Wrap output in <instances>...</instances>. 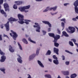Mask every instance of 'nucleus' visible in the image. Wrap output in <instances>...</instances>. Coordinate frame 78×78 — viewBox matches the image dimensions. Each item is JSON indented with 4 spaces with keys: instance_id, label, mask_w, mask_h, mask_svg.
<instances>
[{
    "instance_id": "f257e3e1",
    "label": "nucleus",
    "mask_w": 78,
    "mask_h": 78,
    "mask_svg": "<svg viewBox=\"0 0 78 78\" xmlns=\"http://www.w3.org/2000/svg\"><path fill=\"white\" fill-rule=\"evenodd\" d=\"M18 17L20 20L19 21H18L19 23H20V24H23L24 23V21H23V20H24V17L23 16L20 14H18Z\"/></svg>"
},
{
    "instance_id": "f03ea898",
    "label": "nucleus",
    "mask_w": 78,
    "mask_h": 78,
    "mask_svg": "<svg viewBox=\"0 0 78 78\" xmlns=\"http://www.w3.org/2000/svg\"><path fill=\"white\" fill-rule=\"evenodd\" d=\"M66 30L69 33H73L75 31V28L73 27H69L68 29H66Z\"/></svg>"
},
{
    "instance_id": "7ed1b4c3",
    "label": "nucleus",
    "mask_w": 78,
    "mask_h": 78,
    "mask_svg": "<svg viewBox=\"0 0 78 78\" xmlns=\"http://www.w3.org/2000/svg\"><path fill=\"white\" fill-rule=\"evenodd\" d=\"M11 33H12L13 35H12V34L11 33H10V35L11 36V37H12L13 39L14 40L16 41L17 37H18V35L17 34V33L16 32H14L12 30H11Z\"/></svg>"
},
{
    "instance_id": "20e7f679",
    "label": "nucleus",
    "mask_w": 78,
    "mask_h": 78,
    "mask_svg": "<svg viewBox=\"0 0 78 78\" xmlns=\"http://www.w3.org/2000/svg\"><path fill=\"white\" fill-rule=\"evenodd\" d=\"M73 5L75 6V12L77 14H78V7H77L78 6V0H76L74 2Z\"/></svg>"
},
{
    "instance_id": "39448f33",
    "label": "nucleus",
    "mask_w": 78,
    "mask_h": 78,
    "mask_svg": "<svg viewBox=\"0 0 78 78\" xmlns=\"http://www.w3.org/2000/svg\"><path fill=\"white\" fill-rule=\"evenodd\" d=\"M57 9V6H56L53 8H49V7H47L46 9L43 11L44 12H47L48 11H51V10L53 9V11H56V9Z\"/></svg>"
},
{
    "instance_id": "423d86ee",
    "label": "nucleus",
    "mask_w": 78,
    "mask_h": 78,
    "mask_svg": "<svg viewBox=\"0 0 78 78\" xmlns=\"http://www.w3.org/2000/svg\"><path fill=\"white\" fill-rule=\"evenodd\" d=\"M35 25H34V28H37V29H36V31L38 32H40V29H41V27H40V26L39 25V24H38V23H35Z\"/></svg>"
},
{
    "instance_id": "0eeeda50",
    "label": "nucleus",
    "mask_w": 78,
    "mask_h": 78,
    "mask_svg": "<svg viewBox=\"0 0 78 78\" xmlns=\"http://www.w3.org/2000/svg\"><path fill=\"white\" fill-rule=\"evenodd\" d=\"M4 7L5 9V11H9V5H8V4L7 3H5L4 4Z\"/></svg>"
},
{
    "instance_id": "6e6552de",
    "label": "nucleus",
    "mask_w": 78,
    "mask_h": 78,
    "mask_svg": "<svg viewBox=\"0 0 78 78\" xmlns=\"http://www.w3.org/2000/svg\"><path fill=\"white\" fill-rule=\"evenodd\" d=\"M9 21H8L6 23L5 25L6 30L7 31H9Z\"/></svg>"
},
{
    "instance_id": "1a4fd4ad",
    "label": "nucleus",
    "mask_w": 78,
    "mask_h": 78,
    "mask_svg": "<svg viewBox=\"0 0 78 78\" xmlns=\"http://www.w3.org/2000/svg\"><path fill=\"white\" fill-rule=\"evenodd\" d=\"M60 35L58 34H56L55 36L54 37V40L55 41H58V39H60Z\"/></svg>"
},
{
    "instance_id": "9d476101",
    "label": "nucleus",
    "mask_w": 78,
    "mask_h": 78,
    "mask_svg": "<svg viewBox=\"0 0 78 78\" xmlns=\"http://www.w3.org/2000/svg\"><path fill=\"white\" fill-rule=\"evenodd\" d=\"M0 60V61L1 62H4L5 61V60H6V56H5V55H3L2 56Z\"/></svg>"
},
{
    "instance_id": "9b49d317",
    "label": "nucleus",
    "mask_w": 78,
    "mask_h": 78,
    "mask_svg": "<svg viewBox=\"0 0 78 78\" xmlns=\"http://www.w3.org/2000/svg\"><path fill=\"white\" fill-rule=\"evenodd\" d=\"M9 50L10 52H11L12 53L14 52V49H13L11 45H9Z\"/></svg>"
},
{
    "instance_id": "f8f14e48",
    "label": "nucleus",
    "mask_w": 78,
    "mask_h": 78,
    "mask_svg": "<svg viewBox=\"0 0 78 78\" xmlns=\"http://www.w3.org/2000/svg\"><path fill=\"white\" fill-rule=\"evenodd\" d=\"M42 22L43 23H45V24H46L47 25H48L49 27H51V24L49 22L44 21H43Z\"/></svg>"
},
{
    "instance_id": "ddd939ff",
    "label": "nucleus",
    "mask_w": 78,
    "mask_h": 78,
    "mask_svg": "<svg viewBox=\"0 0 78 78\" xmlns=\"http://www.w3.org/2000/svg\"><path fill=\"white\" fill-rule=\"evenodd\" d=\"M59 51V49L56 48H54V52L56 53L57 55H59V53H58Z\"/></svg>"
},
{
    "instance_id": "4468645a",
    "label": "nucleus",
    "mask_w": 78,
    "mask_h": 78,
    "mask_svg": "<svg viewBox=\"0 0 78 78\" xmlns=\"http://www.w3.org/2000/svg\"><path fill=\"white\" fill-rule=\"evenodd\" d=\"M19 58H17V60L18 62H19V63H20L21 64H22V62L23 61H22V58L19 55H18Z\"/></svg>"
},
{
    "instance_id": "2eb2a0df",
    "label": "nucleus",
    "mask_w": 78,
    "mask_h": 78,
    "mask_svg": "<svg viewBox=\"0 0 78 78\" xmlns=\"http://www.w3.org/2000/svg\"><path fill=\"white\" fill-rule=\"evenodd\" d=\"M36 55L34 54H33L31 55L30 56L29 58V60L31 61L34 59V57H35Z\"/></svg>"
},
{
    "instance_id": "dca6fc26",
    "label": "nucleus",
    "mask_w": 78,
    "mask_h": 78,
    "mask_svg": "<svg viewBox=\"0 0 78 78\" xmlns=\"http://www.w3.org/2000/svg\"><path fill=\"white\" fill-rule=\"evenodd\" d=\"M8 20L10 22H15L17 21V20L11 17L10 18L8 19Z\"/></svg>"
},
{
    "instance_id": "f3484780",
    "label": "nucleus",
    "mask_w": 78,
    "mask_h": 78,
    "mask_svg": "<svg viewBox=\"0 0 78 78\" xmlns=\"http://www.w3.org/2000/svg\"><path fill=\"white\" fill-rule=\"evenodd\" d=\"M58 41H53V42H54V46H55V47H59V44L58 43H57Z\"/></svg>"
},
{
    "instance_id": "a211bd4d",
    "label": "nucleus",
    "mask_w": 78,
    "mask_h": 78,
    "mask_svg": "<svg viewBox=\"0 0 78 78\" xmlns=\"http://www.w3.org/2000/svg\"><path fill=\"white\" fill-rule=\"evenodd\" d=\"M15 3H16L17 5H22V3H23V2L22 1H15Z\"/></svg>"
},
{
    "instance_id": "6ab92c4d",
    "label": "nucleus",
    "mask_w": 78,
    "mask_h": 78,
    "mask_svg": "<svg viewBox=\"0 0 78 78\" xmlns=\"http://www.w3.org/2000/svg\"><path fill=\"white\" fill-rule=\"evenodd\" d=\"M37 62L38 64L40 66H41V67H44V66L43 64L41 62V61H40L38 60Z\"/></svg>"
},
{
    "instance_id": "aec40b11",
    "label": "nucleus",
    "mask_w": 78,
    "mask_h": 78,
    "mask_svg": "<svg viewBox=\"0 0 78 78\" xmlns=\"http://www.w3.org/2000/svg\"><path fill=\"white\" fill-rule=\"evenodd\" d=\"M19 9L21 12H24V10H25V9L24 6L23 7H20Z\"/></svg>"
},
{
    "instance_id": "412c9836",
    "label": "nucleus",
    "mask_w": 78,
    "mask_h": 78,
    "mask_svg": "<svg viewBox=\"0 0 78 78\" xmlns=\"http://www.w3.org/2000/svg\"><path fill=\"white\" fill-rule=\"evenodd\" d=\"M53 61L54 63L55 64H56V65H58V64H59V61H58V59L54 60Z\"/></svg>"
},
{
    "instance_id": "4be33fe9",
    "label": "nucleus",
    "mask_w": 78,
    "mask_h": 78,
    "mask_svg": "<svg viewBox=\"0 0 78 78\" xmlns=\"http://www.w3.org/2000/svg\"><path fill=\"white\" fill-rule=\"evenodd\" d=\"M48 35L50 36V37H53V38H54V37H55V34L54 33H48Z\"/></svg>"
},
{
    "instance_id": "5701e85b",
    "label": "nucleus",
    "mask_w": 78,
    "mask_h": 78,
    "mask_svg": "<svg viewBox=\"0 0 78 78\" xmlns=\"http://www.w3.org/2000/svg\"><path fill=\"white\" fill-rule=\"evenodd\" d=\"M63 35L65 36L66 37H69V35H68L67 34V33L65 31H63L62 33Z\"/></svg>"
},
{
    "instance_id": "b1692460",
    "label": "nucleus",
    "mask_w": 78,
    "mask_h": 78,
    "mask_svg": "<svg viewBox=\"0 0 78 78\" xmlns=\"http://www.w3.org/2000/svg\"><path fill=\"white\" fill-rule=\"evenodd\" d=\"M22 41H23L24 44H28V43L26 39L23 38L22 39Z\"/></svg>"
},
{
    "instance_id": "393cba45",
    "label": "nucleus",
    "mask_w": 78,
    "mask_h": 78,
    "mask_svg": "<svg viewBox=\"0 0 78 78\" xmlns=\"http://www.w3.org/2000/svg\"><path fill=\"white\" fill-rule=\"evenodd\" d=\"M77 76L76 74L75 73L71 75V78H75V77Z\"/></svg>"
},
{
    "instance_id": "a878e982",
    "label": "nucleus",
    "mask_w": 78,
    "mask_h": 78,
    "mask_svg": "<svg viewBox=\"0 0 78 78\" xmlns=\"http://www.w3.org/2000/svg\"><path fill=\"white\" fill-rule=\"evenodd\" d=\"M51 51L48 50L45 55H51Z\"/></svg>"
},
{
    "instance_id": "bb28decb",
    "label": "nucleus",
    "mask_w": 78,
    "mask_h": 78,
    "mask_svg": "<svg viewBox=\"0 0 78 78\" xmlns=\"http://www.w3.org/2000/svg\"><path fill=\"white\" fill-rule=\"evenodd\" d=\"M24 20L26 21L25 22H24V23H25L27 25L29 24V22H31L30 20Z\"/></svg>"
},
{
    "instance_id": "cd10ccee",
    "label": "nucleus",
    "mask_w": 78,
    "mask_h": 78,
    "mask_svg": "<svg viewBox=\"0 0 78 78\" xmlns=\"http://www.w3.org/2000/svg\"><path fill=\"white\" fill-rule=\"evenodd\" d=\"M63 73L64 75L68 76L69 75V72L68 71H64Z\"/></svg>"
},
{
    "instance_id": "c85d7f7f",
    "label": "nucleus",
    "mask_w": 78,
    "mask_h": 78,
    "mask_svg": "<svg viewBox=\"0 0 78 78\" xmlns=\"http://www.w3.org/2000/svg\"><path fill=\"white\" fill-rule=\"evenodd\" d=\"M44 76L46 78H51V75L49 74H46L44 75Z\"/></svg>"
},
{
    "instance_id": "c756f323",
    "label": "nucleus",
    "mask_w": 78,
    "mask_h": 78,
    "mask_svg": "<svg viewBox=\"0 0 78 78\" xmlns=\"http://www.w3.org/2000/svg\"><path fill=\"white\" fill-rule=\"evenodd\" d=\"M28 40L29 41H30V42H32V43H34V44H36V42H35L34 41H33L32 40H31V39L30 38H28Z\"/></svg>"
},
{
    "instance_id": "7c9ffc66",
    "label": "nucleus",
    "mask_w": 78,
    "mask_h": 78,
    "mask_svg": "<svg viewBox=\"0 0 78 78\" xmlns=\"http://www.w3.org/2000/svg\"><path fill=\"white\" fill-rule=\"evenodd\" d=\"M40 50V48H39L38 49L37 48L36 51V55H39V51Z\"/></svg>"
},
{
    "instance_id": "2f4dec72",
    "label": "nucleus",
    "mask_w": 78,
    "mask_h": 78,
    "mask_svg": "<svg viewBox=\"0 0 78 78\" xmlns=\"http://www.w3.org/2000/svg\"><path fill=\"white\" fill-rule=\"evenodd\" d=\"M24 7L25 8V9H29V8H30V5H28L26 6H24Z\"/></svg>"
},
{
    "instance_id": "473e14b6",
    "label": "nucleus",
    "mask_w": 78,
    "mask_h": 78,
    "mask_svg": "<svg viewBox=\"0 0 78 78\" xmlns=\"http://www.w3.org/2000/svg\"><path fill=\"white\" fill-rule=\"evenodd\" d=\"M0 70L2 71V72H3V73H5V69L4 68H0Z\"/></svg>"
},
{
    "instance_id": "72a5a7b5",
    "label": "nucleus",
    "mask_w": 78,
    "mask_h": 78,
    "mask_svg": "<svg viewBox=\"0 0 78 78\" xmlns=\"http://www.w3.org/2000/svg\"><path fill=\"white\" fill-rule=\"evenodd\" d=\"M69 44L70 45H71V46H72V47L73 46V42H72L69 41Z\"/></svg>"
},
{
    "instance_id": "f704fd0d",
    "label": "nucleus",
    "mask_w": 78,
    "mask_h": 78,
    "mask_svg": "<svg viewBox=\"0 0 78 78\" xmlns=\"http://www.w3.org/2000/svg\"><path fill=\"white\" fill-rule=\"evenodd\" d=\"M0 12H1V13L2 14H6V12H5L4 10H0Z\"/></svg>"
},
{
    "instance_id": "c9c22d12",
    "label": "nucleus",
    "mask_w": 78,
    "mask_h": 78,
    "mask_svg": "<svg viewBox=\"0 0 78 78\" xmlns=\"http://www.w3.org/2000/svg\"><path fill=\"white\" fill-rule=\"evenodd\" d=\"M13 8H14V9H17V5H16V4H14L13 5Z\"/></svg>"
},
{
    "instance_id": "e433bc0d",
    "label": "nucleus",
    "mask_w": 78,
    "mask_h": 78,
    "mask_svg": "<svg viewBox=\"0 0 78 78\" xmlns=\"http://www.w3.org/2000/svg\"><path fill=\"white\" fill-rule=\"evenodd\" d=\"M0 54L1 55H4L5 53H3V52H2L1 50L0 49Z\"/></svg>"
},
{
    "instance_id": "4c0bfd02",
    "label": "nucleus",
    "mask_w": 78,
    "mask_h": 78,
    "mask_svg": "<svg viewBox=\"0 0 78 78\" xmlns=\"http://www.w3.org/2000/svg\"><path fill=\"white\" fill-rule=\"evenodd\" d=\"M61 25H62V27H63V30L65 24H64V23L63 22H62L61 23Z\"/></svg>"
},
{
    "instance_id": "58836bf2",
    "label": "nucleus",
    "mask_w": 78,
    "mask_h": 78,
    "mask_svg": "<svg viewBox=\"0 0 78 78\" xmlns=\"http://www.w3.org/2000/svg\"><path fill=\"white\" fill-rule=\"evenodd\" d=\"M61 21H63L65 23H66V19H62L60 20Z\"/></svg>"
},
{
    "instance_id": "ea45409f",
    "label": "nucleus",
    "mask_w": 78,
    "mask_h": 78,
    "mask_svg": "<svg viewBox=\"0 0 78 78\" xmlns=\"http://www.w3.org/2000/svg\"><path fill=\"white\" fill-rule=\"evenodd\" d=\"M69 64H70V62H69L66 61L65 62V64H66V65H67V66L69 65Z\"/></svg>"
},
{
    "instance_id": "a19ab883",
    "label": "nucleus",
    "mask_w": 78,
    "mask_h": 78,
    "mask_svg": "<svg viewBox=\"0 0 78 78\" xmlns=\"http://www.w3.org/2000/svg\"><path fill=\"white\" fill-rule=\"evenodd\" d=\"M71 41H73L74 42L75 44H76V43H75L76 42V40L74 39H71Z\"/></svg>"
},
{
    "instance_id": "79ce46f5",
    "label": "nucleus",
    "mask_w": 78,
    "mask_h": 78,
    "mask_svg": "<svg viewBox=\"0 0 78 78\" xmlns=\"http://www.w3.org/2000/svg\"><path fill=\"white\" fill-rule=\"evenodd\" d=\"M53 57L54 59H58V58L55 55H53Z\"/></svg>"
},
{
    "instance_id": "37998d69",
    "label": "nucleus",
    "mask_w": 78,
    "mask_h": 78,
    "mask_svg": "<svg viewBox=\"0 0 78 78\" xmlns=\"http://www.w3.org/2000/svg\"><path fill=\"white\" fill-rule=\"evenodd\" d=\"M57 30L58 31V34H61V31H60V30H59V29H57Z\"/></svg>"
},
{
    "instance_id": "c03bdc74",
    "label": "nucleus",
    "mask_w": 78,
    "mask_h": 78,
    "mask_svg": "<svg viewBox=\"0 0 78 78\" xmlns=\"http://www.w3.org/2000/svg\"><path fill=\"white\" fill-rule=\"evenodd\" d=\"M3 0H0V5H2L3 3Z\"/></svg>"
},
{
    "instance_id": "a18cd8bd",
    "label": "nucleus",
    "mask_w": 78,
    "mask_h": 78,
    "mask_svg": "<svg viewBox=\"0 0 78 78\" xmlns=\"http://www.w3.org/2000/svg\"><path fill=\"white\" fill-rule=\"evenodd\" d=\"M62 60H65V57L64 55H62Z\"/></svg>"
},
{
    "instance_id": "49530a36",
    "label": "nucleus",
    "mask_w": 78,
    "mask_h": 78,
    "mask_svg": "<svg viewBox=\"0 0 78 78\" xmlns=\"http://www.w3.org/2000/svg\"><path fill=\"white\" fill-rule=\"evenodd\" d=\"M2 40H3L2 39V35H0V41H2Z\"/></svg>"
},
{
    "instance_id": "de8ad7c7",
    "label": "nucleus",
    "mask_w": 78,
    "mask_h": 78,
    "mask_svg": "<svg viewBox=\"0 0 78 78\" xmlns=\"http://www.w3.org/2000/svg\"><path fill=\"white\" fill-rule=\"evenodd\" d=\"M42 31L43 33V34H44V35H45L47 33V32H46V31H45L44 30H42Z\"/></svg>"
},
{
    "instance_id": "09e8293b",
    "label": "nucleus",
    "mask_w": 78,
    "mask_h": 78,
    "mask_svg": "<svg viewBox=\"0 0 78 78\" xmlns=\"http://www.w3.org/2000/svg\"><path fill=\"white\" fill-rule=\"evenodd\" d=\"M1 28L2 29H3V27H4V26H3V24H2L1 25Z\"/></svg>"
},
{
    "instance_id": "8fccbe9b",
    "label": "nucleus",
    "mask_w": 78,
    "mask_h": 78,
    "mask_svg": "<svg viewBox=\"0 0 78 78\" xmlns=\"http://www.w3.org/2000/svg\"><path fill=\"white\" fill-rule=\"evenodd\" d=\"M58 13V12H56L55 13H51V14L52 16H53V15H55V14H56Z\"/></svg>"
},
{
    "instance_id": "3c124183",
    "label": "nucleus",
    "mask_w": 78,
    "mask_h": 78,
    "mask_svg": "<svg viewBox=\"0 0 78 78\" xmlns=\"http://www.w3.org/2000/svg\"><path fill=\"white\" fill-rule=\"evenodd\" d=\"M19 47L20 49L21 50H22L23 49H22V46L21 45V46H20Z\"/></svg>"
},
{
    "instance_id": "603ef678",
    "label": "nucleus",
    "mask_w": 78,
    "mask_h": 78,
    "mask_svg": "<svg viewBox=\"0 0 78 78\" xmlns=\"http://www.w3.org/2000/svg\"><path fill=\"white\" fill-rule=\"evenodd\" d=\"M69 5V3H65L64 4V6H66L67 5Z\"/></svg>"
},
{
    "instance_id": "864d4df0",
    "label": "nucleus",
    "mask_w": 78,
    "mask_h": 78,
    "mask_svg": "<svg viewBox=\"0 0 78 78\" xmlns=\"http://www.w3.org/2000/svg\"><path fill=\"white\" fill-rule=\"evenodd\" d=\"M4 37H6L7 38H8V39H9V37H8V36L5 34L4 35Z\"/></svg>"
},
{
    "instance_id": "5fc2aeb1",
    "label": "nucleus",
    "mask_w": 78,
    "mask_h": 78,
    "mask_svg": "<svg viewBox=\"0 0 78 78\" xmlns=\"http://www.w3.org/2000/svg\"><path fill=\"white\" fill-rule=\"evenodd\" d=\"M76 18H73L72 19L74 21H76Z\"/></svg>"
},
{
    "instance_id": "6e6d98bb",
    "label": "nucleus",
    "mask_w": 78,
    "mask_h": 78,
    "mask_svg": "<svg viewBox=\"0 0 78 78\" xmlns=\"http://www.w3.org/2000/svg\"><path fill=\"white\" fill-rule=\"evenodd\" d=\"M51 31V28H49L48 29V32H50Z\"/></svg>"
},
{
    "instance_id": "4d7b16f0",
    "label": "nucleus",
    "mask_w": 78,
    "mask_h": 78,
    "mask_svg": "<svg viewBox=\"0 0 78 78\" xmlns=\"http://www.w3.org/2000/svg\"><path fill=\"white\" fill-rule=\"evenodd\" d=\"M27 75L29 76L27 78H31V76L30 74H28Z\"/></svg>"
},
{
    "instance_id": "13d9d810",
    "label": "nucleus",
    "mask_w": 78,
    "mask_h": 78,
    "mask_svg": "<svg viewBox=\"0 0 78 78\" xmlns=\"http://www.w3.org/2000/svg\"><path fill=\"white\" fill-rule=\"evenodd\" d=\"M65 51L66 52H67V53H70V52L69 51H67V50H66Z\"/></svg>"
},
{
    "instance_id": "bf43d9fd",
    "label": "nucleus",
    "mask_w": 78,
    "mask_h": 78,
    "mask_svg": "<svg viewBox=\"0 0 78 78\" xmlns=\"http://www.w3.org/2000/svg\"><path fill=\"white\" fill-rule=\"evenodd\" d=\"M37 2H41L43 0H35Z\"/></svg>"
},
{
    "instance_id": "052dcab7",
    "label": "nucleus",
    "mask_w": 78,
    "mask_h": 78,
    "mask_svg": "<svg viewBox=\"0 0 78 78\" xmlns=\"http://www.w3.org/2000/svg\"><path fill=\"white\" fill-rule=\"evenodd\" d=\"M18 44V45L19 46H20L21 45H20V43L19 42H18L17 43Z\"/></svg>"
},
{
    "instance_id": "680f3d73",
    "label": "nucleus",
    "mask_w": 78,
    "mask_h": 78,
    "mask_svg": "<svg viewBox=\"0 0 78 78\" xmlns=\"http://www.w3.org/2000/svg\"><path fill=\"white\" fill-rule=\"evenodd\" d=\"M24 12H28V10H24Z\"/></svg>"
},
{
    "instance_id": "e2e57ef3",
    "label": "nucleus",
    "mask_w": 78,
    "mask_h": 78,
    "mask_svg": "<svg viewBox=\"0 0 78 78\" xmlns=\"http://www.w3.org/2000/svg\"><path fill=\"white\" fill-rule=\"evenodd\" d=\"M4 14V16L5 17H7V15L6 14V13L5 14Z\"/></svg>"
},
{
    "instance_id": "0e129e2a",
    "label": "nucleus",
    "mask_w": 78,
    "mask_h": 78,
    "mask_svg": "<svg viewBox=\"0 0 78 78\" xmlns=\"http://www.w3.org/2000/svg\"><path fill=\"white\" fill-rule=\"evenodd\" d=\"M49 61H50V62H51V59H48Z\"/></svg>"
},
{
    "instance_id": "69168bd1",
    "label": "nucleus",
    "mask_w": 78,
    "mask_h": 78,
    "mask_svg": "<svg viewBox=\"0 0 78 78\" xmlns=\"http://www.w3.org/2000/svg\"><path fill=\"white\" fill-rule=\"evenodd\" d=\"M75 45L77 46L78 48V43H75Z\"/></svg>"
},
{
    "instance_id": "338daca9",
    "label": "nucleus",
    "mask_w": 78,
    "mask_h": 78,
    "mask_svg": "<svg viewBox=\"0 0 78 78\" xmlns=\"http://www.w3.org/2000/svg\"><path fill=\"white\" fill-rule=\"evenodd\" d=\"M76 19H78V16L76 17Z\"/></svg>"
},
{
    "instance_id": "774afa93",
    "label": "nucleus",
    "mask_w": 78,
    "mask_h": 78,
    "mask_svg": "<svg viewBox=\"0 0 78 78\" xmlns=\"http://www.w3.org/2000/svg\"><path fill=\"white\" fill-rule=\"evenodd\" d=\"M66 78H69V76H66Z\"/></svg>"
}]
</instances>
